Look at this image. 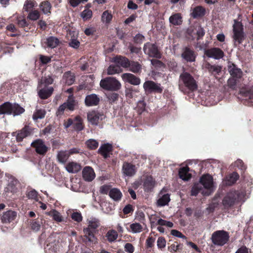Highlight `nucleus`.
<instances>
[{
    "mask_svg": "<svg viewBox=\"0 0 253 253\" xmlns=\"http://www.w3.org/2000/svg\"><path fill=\"white\" fill-rule=\"evenodd\" d=\"M100 86L107 90L116 91L121 87V84L116 78L107 77L101 80Z\"/></svg>",
    "mask_w": 253,
    "mask_h": 253,
    "instance_id": "7",
    "label": "nucleus"
},
{
    "mask_svg": "<svg viewBox=\"0 0 253 253\" xmlns=\"http://www.w3.org/2000/svg\"><path fill=\"white\" fill-rule=\"evenodd\" d=\"M199 184L203 186L205 191H202L204 196L210 195L214 190V186L212 177L209 174H204L199 180Z\"/></svg>",
    "mask_w": 253,
    "mask_h": 253,
    "instance_id": "4",
    "label": "nucleus"
},
{
    "mask_svg": "<svg viewBox=\"0 0 253 253\" xmlns=\"http://www.w3.org/2000/svg\"><path fill=\"white\" fill-rule=\"evenodd\" d=\"M157 246L159 249H163L166 247V241L164 237H159L157 242Z\"/></svg>",
    "mask_w": 253,
    "mask_h": 253,
    "instance_id": "57",
    "label": "nucleus"
},
{
    "mask_svg": "<svg viewBox=\"0 0 253 253\" xmlns=\"http://www.w3.org/2000/svg\"><path fill=\"white\" fill-rule=\"evenodd\" d=\"M169 22L173 25H179L182 22V17L180 13L172 14L169 18Z\"/></svg>",
    "mask_w": 253,
    "mask_h": 253,
    "instance_id": "33",
    "label": "nucleus"
},
{
    "mask_svg": "<svg viewBox=\"0 0 253 253\" xmlns=\"http://www.w3.org/2000/svg\"><path fill=\"white\" fill-rule=\"evenodd\" d=\"M128 70L134 73H139L141 72L142 66L138 62L135 61H129Z\"/></svg>",
    "mask_w": 253,
    "mask_h": 253,
    "instance_id": "29",
    "label": "nucleus"
},
{
    "mask_svg": "<svg viewBox=\"0 0 253 253\" xmlns=\"http://www.w3.org/2000/svg\"><path fill=\"white\" fill-rule=\"evenodd\" d=\"M121 77L125 82L134 85H138L141 83L139 78L131 73H124L121 75Z\"/></svg>",
    "mask_w": 253,
    "mask_h": 253,
    "instance_id": "13",
    "label": "nucleus"
},
{
    "mask_svg": "<svg viewBox=\"0 0 253 253\" xmlns=\"http://www.w3.org/2000/svg\"><path fill=\"white\" fill-rule=\"evenodd\" d=\"M110 197L114 201H120L122 197V194L121 191L117 188H113L109 192Z\"/></svg>",
    "mask_w": 253,
    "mask_h": 253,
    "instance_id": "28",
    "label": "nucleus"
},
{
    "mask_svg": "<svg viewBox=\"0 0 253 253\" xmlns=\"http://www.w3.org/2000/svg\"><path fill=\"white\" fill-rule=\"evenodd\" d=\"M31 146L35 148L37 153L41 155H44L48 151V147L41 139H37L31 143Z\"/></svg>",
    "mask_w": 253,
    "mask_h": 253,
    "instance_id": "10",
    "label": "nucleus"
},
{
    "mask_svg": "<svg viewBox=\"0 0 253 253\" xmlns=\"http://www.w3.org/2000/svg\"><path fill=\"white\" fill-rule=\"evenodd\" d=\"M101 207L104 211L107 213H110L114 210V206L109 203H104L102 204Z\"/></svg>",
    "mask_w": 253,
    "mask_h": 253,
    "instance_id": "51",
    "label": "nucleus"
},
{
    "mask_svg": "<svg viewBox=\"0 0 253 253\" xmlns=\"http://www.w3.org/2000/svg\"><path fill=\"white\" fill-rule=\"evenodd\" d=\"M31 226L32 230L35 231H38L41 229V223L37 221L33 220L31 223Z\"/></svg>",
    "mask_w": 253,
    "mask_h": 253,
    "instance_id": "58",
    "label": "nucleus"
},
{
    "mask_svg": "<svg viewBox=\"0 0 253 253\" xmlns=\"http://www.w3.org/2000/svg\"><path fill=\"white\" fill-rule=\"evenodd\" d=\"M112 61L120 67H122L124 68H128L130 61L126 57L121 55L116 56L114 57Z\"/></svg>",
    "mask_w": 253,
    "mask_h": 253,
    "instance_id": "16",
    "label": "nucleus"
},
{
    "mask_svg": "<svg viewBox=\"0 0 253 253\" xmlns=\"http://www.w3.org/2000/svg\"><path fill=\"white\" fill-rule=\"evenodd\" d=\"M122 72V69L117 65H111L107 69L108 75H114Z\"/></svg>",
    "mask_w": 253,
    "mask_h": 253,
    "instance_id": "46",
    "label": "nucleus"
},
{
    "mask_svg": "<svg viewBox=\"0 0 253 253\" xmlns=\"http://www.w3.org/2000/svg\"><path fill=\"white\" fill-rule=\"evenodd\" d=\"M46 214L52 217L56 222H60L63 220V217L60 213L55 210H52L50 211L46 212Z\"/></svg>",
    "mask_w": 253,
    "mask_h": 253,
    "instance_id": "32",
    "label": "nucleus"
},
{
    "mask_svg": "<svg viewBox=\"0 0 253 253\" xmlns=\"http://www.w3.org/2000/svg\"><path fill=\"white\" fill-rule=\"evenodd\" d=\"M66 169L69 173H77L81 169V166L76 162L69 163L66 166Z\"/></svg>",
    "mask_w": 253,
    "mask_h": 253,
    "instance_id": "27",
    "label": "nucleus"
},
{
    "mask_svg": "<svg viewBox=\"0 0 253 253\" xmlns=\"http://www.w3.org/2000/svg\"><path fill=\"white\" fill-rule=\"evenodd\" d=\"M112 150V145L109 143L102 145L98 150V152L104 158H107L110 156L109 153Z\"/></svg>",
    "mask_w": 253,
    "mask_h": 253,
    "instance_id": "22",
    "label": "nucleus"
},
{
    "mask_svg": "<svg viewBox=\"0 0 253 253\" xmlns=\"http://www.w3.org/2000/svg\"><path fill=\"white\" fill-rule=\"evenodd\" d=\"M45 114L46 112L43 109H36L33 115V119L35 121L43 119L45 117Z\"/></svg>",
    "mask_w": 253,
    "mask_h": 253,
    "instance_id": "43",
    "label": "nucleus"
},
{
    "mask_svg": "<svg viewBox=\"0 0 253 253\" xmlns=\"http://www.w3.org/2000/svg\"><path fill=\"white\" fill-rule=\"evenodd\" d=\"M181 56L187 62H192L195 61L196 55L194 51L188 47L185 48Z\"/></svg>",
    "mask_w": 253,
    "mask_h": 253,
    "instance_id": "17",
    "label": "nucleus"
},
{
    "mask_svg": "<svg viewBox=\"0 0 253 253\" xmlns=\"http://www.w3.org/2000/svg\"><path fill=\"white\" fill-rule=\"evenodd\" d=\"M233 39L235 42L238 44H241L245 39V34L244 32V26L241 22L237 20H234L233 25Z\"/></svg>",
    "mask_w": 253,
    "mask_h": 253,
    "instance_id": "6",
    "label": "nucleus"
},
{
    "mask_svg": "<svg viewBox=\"0 0 253 253\" xmlns=\"http://www.w3.org/2000/svg\"><path fill=\"white\" fill-rule=\"evenodd\" d=\"M189 169L188 167L181 168L179 169L178 174L180 178L184 181H188L191 177V174L189 173Z\"/></svg>",
    "mask_w": 253,
    "mask_h": 253,
    "instance_id": "26",
    "label": "nucleus"
},
{
    "mask_svg": "<svg viewBox=\"0 0 253 253\" xmlns=\"http://www.w3.org/2000/svg\"><path fill=\"white\" fill-rule=\"evenodd\" d=\"M236 81L234 78H230L227 81L228 85L231 88L234 89L236 85Z\"/></svg>",
    "mask_w": 253,
    "mask_h": 253,
    "instance_id": "64",
    "label": "nucleus"
},
{
    "mask_svg": "<svg viewBox=\"0 0 253 253\" xmlns=\"http://www.w3.org/2000/svg\"><path fill=\"white\" fill-rule=\"evenodd\" d=\"M67 150H61L57 152L56 159L57 161L62 164H65L69 157Z\"/></svg>",
    "mask_w": 253,
    "mask_h": 253,
    "instance_id": "23",
    "label": "nucleus"
},
{
    "mask_svg": "<svg viewBox=\"0 0 253 253\" xmlns=\"http://www.w3.org/2000/svg\"><path fill=\"white\" fill-rule=\"evenodd\" d=\"M32 132V129L29 126H25L18 132L16 139L18 141L20 142L24 138L30 135Z\"/></svg>",
    "mask_w": 253,
    "mask_h": 253,
    "instance_id": "20",
    "label": "nucleus"
},
{
    "mask_svg": "<svg viewBox=\"0 0 253 253\" xmlns=\"http://www.w3.org/2000/svg\"><path fill=\"white\" fill-rule=\"evenodd\" d=\"M245 196V193L241 190H231L224 197L222 204L224 209L229 208L238 204Z\"/></svg>",
    "mask_w": 253,
    "mask_h": 253,
    "instance_id": "3",
    "label": "nucleus"
},
{
    "mask_svg": "<svg viewBox=\"0 0 253 253\" xmlns=\"http://www.w3.org/2000/svg\"><path fill=\"white\" fill-rule=\"evenodd\" d=\"M134 247L130 243H126L125 245V250L128 253H132L134 252Z\"/></svg>",
    "mask_w": 253,
    "mask_h": 253,
    "instance_id": "63",
    "label": "nucleus"
},
{
    "mask_svg": "<svg viewBox=\"0 0 253 253\" xmlns=\"http://www.w3.org/2000/svg\"><path fill=\"white\" fill-rule=\"evenodd\" d=\"M113 18V16L111 12L108 10H106L103 12L101 16V20L103 23L109 24Z\"/></svg>",
    "mask_w": 253,
    "mask_h": 253,
    "instance_id": "45",
    "label": "nucleus"
},
{
    "mask_svg": "<svg viewBox=\"0 0 253 253\" xmlns=\"http://www.w3.org/2000/svg\"><path fill=\"white\" fill-rule=\"evenodd\" d=\"M87 147L91 149H95L98 146V142L92 139H90L86 142Z\"/></svg>",
    "mask_w": 253,
    "mask_h": 253,
    "instance_id": "54",
    "label": "nucleus"
},
{
    "mask_svg": "<svg viewBox=\"0 0 253 253\" xmlns=\"http://www.w3.org/2000/svg\"><path fill=\"white\" fill-rule=\"evenodd\" d=\"M37 5V3L34 0H27L24 3L23 9L28 12Z\"/></svg>",
    "mask_w": 253,
    "mask_h": 253,
    "instance_id": "47",
    "label": "nucleus"
},
{
    "mask_svg": "<svg viewBox=\"0 0 253 253\" xmlns=\"http://www.w3.org/2000/svg\"><path fill=\"white\" fill-rule=\"evenodd\" d=\"M239 177V174L237 172H234L226 177L225 184L227 185H231L236 182Z\"/></svg>",
    "mask_w": 253,
    "mask_h": 253,
    "instance_id": "34",
    "label": "nucleus"
},
{
    "mask_svg": "<svg viewBox=\"0 0 253 253\" xmlns=\"http://www.w3.org/2000/svg\"><path fill=\"white\" fill-rule=\"evenodd\" d=\"M53 91V88L52 87H49L40 89L38 91V95L39 97L42 99H45L48 98L51 95Z\"/></svg>",
    "mask_w": 253,
    "mask_h": 253,
    "instance_id": "25",
    "label": "nucleus"
},
{
    "mask_svg": "<svg viewBox=\"0 0 253 253\" xmlns=\"http://www.w3.org/2000/svg\"><path fill=\"white\" fill-rule=\"evenodd\" d=\"M228 71L233 78H236L239 79L242 76V71L239 68H238L235 65L232 64L228 66Z\"/></svg>",
    "mask_w": 253,
    "mask_h": 253,
    "instance_id": "24",
    "label": "nucleus"
},
{
    "mask_svg": "<svg viewBox=\"0 0 253 253\" xmlns=\"http://www.w3.org/2000/svg\"><path fill=\"white\" fill-rule=\"evenodd\" d=\"M135 166L130 163L125 162L122 167V172L124 175L126 176H132L136 173Z\"/></svg>",
    "mask_w": 253,
    "mask_h": 253,
    "instance_id": "15",
    "label": "nucleus"
},
{
    "mask_svg": "<svg viewBox=\"0 0 253 253\" xmlns=\"http://www.w3.org/2000/svg\"><path fill=\"white\" fill-rule=\"evenodd\" d=\"M106 237L109 243H112L115 242L118 238V233L114 229L109 230L106 234Z\"/></svg>",
    "mask_w": 253,
    "mask_h": 253,
    "instance_id": "36",
    "label": "nucleus"
},
{
    "mask_svg": "<svg viewBox=\"0 0 253 253\" xmlns=\"http://www.w3.org/2000/svg\"><path fill=\"white\" fill-rule=\"evenodd\" d=\"M40 7L44 14H48L50 13L51 5L49 2L47 1L42 2L40 5Z\"/></svg>",
    "mask_w": 253,
    "mask_h": 253,
    "instance_id": "40",
    "label": "nucleus"
},
{
    "mask_svg": "<svg viewBox=\"0 0 253 253\" xmlns=\"http://www.w3.org/2000/svg\"><path fill=\"white\" fill-rule=\"evenodd\" d=\"M26 196L29 199L38 200V192L34 189L27 191Z\"/></svg>",
    "mask_w": 253,
    "mask_h": 253,
    "instance_id": "52",
    "label": "nucleus"
},
{
    "mask_svg": "<svg viewBox=\"0 0 253 253\" xmlns=\"http://www.w3.org/2000/svg\"><path fill=\"white\" fill-rule=\"evenodd\" d=\"M229 239V234L224 230H217L214 232L211 237L212 243L216 246H222L226 244Z\"/></svg>",
    "mask_w": 253,
    "mask_h": 253,
    "instance_id": "5",
    "label": "nucleus"
},
{
    "mask_svg": "<svg viewBox=\"0 0 253 253\" xmlns=\"http://www.w3.org/2000/svg\"><path fill=\"white\" fill-rule=\"evenodd\" d=\"M145 37L140 34H137L134 38V41L136 43H141L144 40Z\"/></svg>",
    "mask_w": 253,
    "mask_h": 253,
    "instance_id": "61",
    "label": "nucleus"
},
{
    "mask_svg": "<svg viewBox=\"0 0 253 253\" xmlns=\"http://www.w3.org/2000/svg\"><path fill=\"white\" fill-rule=\"evenodd\" d=\"M155 181L151 176L146 177L143 182V188L145 192L151 191L154 188Z\"/></svg>",
    "mask_w": 253,
    "mask_h": 253,
    "instance_id": "21",
    "label": "nucleus"
},
{
    "mask_svg": "<svg viewBox=\"0 0 253 253\" xmlns=\"http://www.w3.org/2000/svg\"><path fill=\"white\" fill-rule=\"evenodd\" d=\"M11 103L6 102L0 106V115L11 114Z\"/></svg>",
    "mask_w": 253,
    "mask_h": 253,
    "instance_id": "31",
    "label": "nucleus"
},
{
    "mask_svg": "<svg viewBox=\"0 0 253 253\" xmlns=\"http://www.w3.org/2000/svg\"><path fill=\"white\" fill-rule=\"evenodd\" d=\"M70 46L74 48H78L80 45V42L76 39H71L69 43Z\"/></svg>",
    "mask_w": 253,
    "mask_h": 253,
    "instance_id": "60",
    "label": "nucleus"
},
{
    "mask_svg": "<svg viewBox=\"0 0 253 253\" xmlns=\"http://www.w3.org/2000/svg\"><path fill=\"white\" fill-rule=\"evenodd\" d=\"M205 54L209 58L219 59L224 56L223 51L219 48L213 47L209 49H205Z\"/></svg>",
    "mask_w": 253,
    "mask_h": 253,
    "instance_id": "12",
    "label": "nucleus"
},
{
    "mask_svg": "<svg viewBox=\"0 0 253 253\" xmlns=\"http://www.w3.org/2000/svg\"><path fill=\"white\" fill-rule=\"evenodd\" d=\"M40 13L37 10H32L29 12L27 18L32 21H36L39 19Z\"/></svg>",
    "mask_w": 253,
    "mask_h": 253,
    "instance_id": "50",
    "label": "nucleus"
},
{
    "mask_svg": "<svg viewBox=\"0 0 253 253\" xmlns=\"http://www.w3.org/2000/svg\"><path fill=\"white\" fill-rule=\"evenodd\" d=\"M11 114H13L14 116L20 115L25 111V109L18 104L11 103Z\"/></svg>",
    "mask_w": 253,
    "mask_h": 253,
    "instance_id": "37",
    "label": "nucleus"
},
{
    "mask_svg": "<svg viewBox=\"0 0 253 253\" xmlns=\"http://www.w3.org/2000/svg\"><path fill=\"white\" fill-rule=\"evenodd\" d=\"M17 216V213L16 211L9 210L3 212L0 219L3 224H9L15 220Z\"/></svg>",
    "mask_w": 253,
    "mask_h": 253,
    "instance_id": "11",
    "label": "nucleus"
},
{
    "mask_svg": "<svg viewBox=\"0 0 253 253\" xmlns=\"http://www.w3.org/2000/svg\"><path fill=\"white\" fill-rule=\"evenodd\" d=\"M205 12V9L204 7L198 6L193 8L191 15L194 18H197L203 16Z\"/></svg>",
    "mask_w": 253,
    "mask_h": 253,
    "instance_id": "30",
    "label": "nucleus"
},
{
    "mask_svg": "<svg viewBox=\"0 0 253 253\" xmlns=\"http://www.w3.org/2000/svg\"><path fill=\"white\" fill-rule=\"evenodd\" d=\"M157 224L161 226H166L167 227L170 228L172 227L173 226V224L172 222L164 220L162 218H160L159 219H158Z\"/></svg>",
    "mask_w": 253,
    "mask_h": 253,
    "instance_id": "55",
    "label": "nucleus"
},
{
    "mask_svg": "<svg viewBox=\"0 0 253 253\" xmlns=\"http://www.w3.org/2000/svg\"><path fill=\"white\" fill-rule=\"evenodd\" d=\"M198 88V84L194 77L188 72L184 71L179 76V89L184 94L194 91Z\"/></svg>",
    "mask_w": 253,
    "mask_h": 253,
    "instance_id": "1",
    "label": "nucleus"
},
{
    "mask_svg": "<svg viewBox=\"0 0 253 253\" xmlns=\"http://www.w3.org/2000/svg\"><path fill=\"white\" fill-rule=\"evenodd\" d=\"M143 51L145 54L151 57L160 58L161 55L157 46L154 44L148 42L144 44Z\"/></svg>",
    "mask_w": 253,
    "mask_h": 253,
    "instance_id": "8",
    "label": "nucleus"
},
{
    "mask_svg": "<svg viewBox=\"0 0 253 253\" xmlns=\"http://www.w3.org/2000/svg\"><path fill=\"white\" fill-rule=\"evenodd\" d=\"M103 115L98 112L92 111L89 112L87 115L88 121L92 125L97 126L99 120H102Z\"/></svg>",
    "mask_w": 253,
    "mask_h": 253,
    "instance_id": "14",
    "label": "nucleus"
},
{
    "mask_svg": "<svg viewBox=\"0 0 253 253\" xmlns=\"http://www.w3.org/2000/svg\"><path fill=\"white\" fill-rule=\"evenodd\" d=\"M92 15V11L88 9H84L81 14V16L84 20L90 19Z\"/></svg>",
    "mask_w": 253,
    "mask_h": 253,
    "instance_id": "53",
    "label": "nucleus"
},
{
    "mask_svg": "<svg viewBox=\"0 0 253 253\" xmlns=\"http://www.w3.org/2000/svg\"><path fill=\"white\" fill-rule=\"evenodd\" d=\"M74 129L78 131H81L84 129L82 119L79 116H77L74 121Z\"/></svg>",
    "mask_w": 253,
    "mask_h": 253,
    "instance_id": "41",
    "label": "nucleus"
},
{
    "mask_svg": "<svg viewBox=\"0 0 253 253\" xmlns=\"http://www.w3.org/2000/svg\"><path fill=\"white\" fill-rule=\"evenodd\" d=\"M71 218L74 221L77 222H80L83 220V216L79 212H74L71 214Z\"/></svg>",
    "mask_w": 253,
    "mask_h": 253,
    "instance_id": "56",
    "label": "nucleus"
},
{
    "mask_svg": "<svg viewBox=\"0 0 253 253\" xmlns=\"http://www.w3.org/2000/svg\"><path fill=\"white\" fill-rule=\"evenodd\" d=\"M130 230H128L132 233H138L141 232L143 230V226L139 223L135 222L130 225Z\"/></svg>",
    "mask_w": 253,
    "mask_h": 253,
    "instance_id": "42",
    "label": "nucleus"
},
{
    "mask_svg": "<svg viewBox=\"0 0 253 253\" xmlns=\"http://www.w3.org/2000/svg\"><path fill=\"white\" fill-rule=\"evenodd\" d=\"M203 190L202 186L199 183H195L192 187L191 191V195L192 196H196L198 193Z\"/></svg>",
    "mask_w": 253,
    "mask_h": 253,
    "instance_id": "49",
    "label": "nucleus"
},
{
    "mask_svg": "<svg viewBox=\"0 0 253 253\" xmlns=\"http://www.w3.org/2000/svg\"><path fill=\"white\" fill-rule=\"evenodd\" d=\"M207 68L210 72L214 75L218 74V73L221 72V70L220 66L215 65H212L210 64L207 65Z\"/></svg>",
    "mask_w": 253,
    "mask_h": 253,
    "instance_id": "48",
    "label": "nucleus"
},
{
    "mask_svg": "<svg viewBox=\"0 0 253 253\" xmlns=\"http://www.w3.org/2000/svg\"><path fill=\"white\" fill-rule=\"evenodd\" d=\"M64 103L66 105L67 109L70 111H73L75 109L77 103L73 95L71 94L68 96L66 102H64Z\"/></svg>",
    "mask_w": 253,
    "mask_h": 253,
    "instance_id": "35",
    "label": "nucleus"
},
{
    "mask_svg": "<svg viewBox=\"0 0 253 253\" xmlns=\"http://www.w3.org/2000/svg\"><path fill=\"white\" fill-rule=\"evenodd\" d=\"M99 98L95 94H91L86 96L85 98V104L87 106H92L97 105L99 102Z\"/></svg>",
    "mask_w": 253,
    "mask_h": 253,
    "instance_id": "19",
    "label": "nucleus"
},
{
    "mask_svg": "<svg viewBox=\"0 0 253 253\" xmlns=\"http://www.w3.org/2000/svg\"><path fill=\"white\" fill-rule=\"evenodd\" d=\"M197 35V40H199L205 35V31L201 27H198L195 29Z\"/></svg>",
    "mask_w": 253,
    "mask_h": 253,
    "instance_id": "59",
    "label": "nucleus"
},
{
    "mask_svg": "<svg viewBox=\"0 0 253 253\" xmlns=\"http://www.w3.org/2000/svg\"><path fill=\"white\" fill-rule=\"evenodd\" d=\"M59 42V40L54 37H50L46 39L47 46L51 48L56 47Z\"/></svg>",
    "mask_w": 253,
    "mask_h": 253,
    "instance_id": "44",
    "label": "nucleus"
},
{
    "mask_svg": "<svg viewBox=\"0 0 253 253\" xmlns=\"http://www.w3.org/2000/svg\"><path fill=\"white\" fill-rule=\"evenodd\" d=\"M87 221L88 226L83 230L84 233L83 241L86 245H90L97 243V239L94 236L93 231L99 226L100 221L98 219L92 217Z\"/></svg>",
    "mask_w": 253,
    "mask_h": 253,
    "instance_id": "2",
    "label": "nucleus"
},
{
    "mask_svg": "<svg viewBox=\"0 0 253 253\" xmlns=\"http://www.w3.org/2000/svg\"><path fill=\"white\" fill-rule=\"evenodd\" d=\"M63 79L65 81V83L68 85L72 84L75 80L74 75L70 72H66L64 74Z\"/></svg>",
    "mask_w": 253,
    "mask_h": 253,
    "instance_id": "39",
    "label": "nucleus"
},
{
    "mask_svg": "<svg viewBox=\"0 0 253 253\" xmlns=\"http://www.w3.org/2000/svg\"><path fill=\"white\" fill-rule=\"evenodd\" d=\"M169 201V195L168 194H164L157 200V206L159 207L165 206L167 205Z\"/></svg>",
    "mask_w": 253,
    "mask_h": 253,
    "instance_id": "38",
    "label": "nucleus"
},
{
    "mask_svg": "<svg viewBox=\"0 0 253 253\" xmlns=\"http://www.w3.org/2000/svg\"><path fill=\"white\" fill-rule=\"evenodd\" d=\"M83 177L85 181H91L95 177L93 169L90 167H85L83 170Z\"/></svg>",
    "mask_w": 253,
    "mask_h": 253,
    "instance_id": "18",
    "label": "nucleus"
},
{
    "mask_svg": "<svg viewBox=\"0 0 253 253\" xmlns=\"http://www.w3.org/2000/svg\"><path fill=\"white\" fill-rule=\"evenodd\" d=\"M110 186L109 185H104L100 187V192L103 194H107L110 191Z\"/></svg>",
    "mask_w": 253,
    "mask_h": 253,
    "instance_id": "62",
    "label": "nucleus"
},
{
    "mask_svg": "<svg viewBox=\"0 0 253 253\" xmlns=\"http://www.w3.org/2000/svg\"><path fill=\"white\" fill-rule=\"evenodd\" d=\"M143 86L145 92L147 93L152 92L161 93L163 90L160 84L156 83L152 81L145 82Z\"/></svg>",
    "mask_w": 253,
    "mask_h": 253,
    "instance_id": "9",
    "label": "nucleus"
}]
</instances>
